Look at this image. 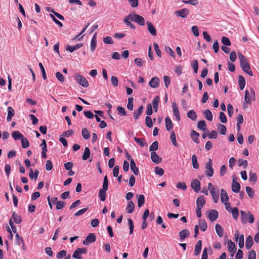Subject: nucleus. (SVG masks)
<instances>
[{"instance_id": "obj_1", "label": "nucleus", "mask_w": 259, "mask_h": 259, "mask_svg": "<svg viewBox=\"0 0 259 259\" xmlns=\"http://www.w3.org/2000/svg\"><path fill=\"white\" fill-rule=\"evenodd\" d=\"M131 21H134L141 26H144L145 24L144 18L142 16L136 14H130L123 19V22L127 26L135 29V26L132 23Z\"/></svg>"}, {"instance_id": "obj_2", "label": "nucleus", "mask_w": 259, "mask_h": 259, "mask_svg": "<svg viewBox=\"0 0 259 259\" xmlns=\"http://www.w3.org/2000/svg\"><path fill=\"white\" fill-rule=\"evenodd\" d=\"M238 56L242 69L250 76H252L253 73L250 70L249 64L245 56L240 52L238 53Z\"/></svg>"}, {"instance_id": "obj_3", "label": "nucleus", "mask_w": 259, "mask_h": 259, "mask_svg": "<svg viewBox=\"0 0 259 259\" xmlns=\"http://www.w3.org/2000/svg\"><path fill=\"white\" fill-rule=\"evenodd\" d=\"M74 77L76 81L79 85L84 88H87L89 87V84L88 81L82 75H80L79 74L76 73L74 74Z\"/></svg>"}, {"instance_id": "obj_4", "label": "nucleus", "mask_w": 259, "mask_h": 259, "mask_svg": "<svg viewBox=\"0 0 259 259\" xmlns=\"http://www.w3.org/2000/svg\"><path fill=\"white\" fill-rule=\"evenodd\" d=\"M205 172L206 176L208 177H211L213 175L214 169L212 167V163L210 158H209L208 161L205 165Z\"/></svg>"}, {"instance_id": "obj_5", "label": "nucleus", "mask_w": 259, "mask_h": 259, "mask_svg": "<svg viewBox=\"0 0 259 259\" xmlns=\"http://www.w3.org/2000/svg\"><path fill=\"white\" fill-rule=\"evenodd\" d=\"M255 93L252 88L246 90L245 93L244 100L247 104H250L252 98H254Z\"/></svg>"}, {"instance_id": "obj_6", "label": "nucleus", "mask_w": 259, "mask_h": 259, "mask_svg": "<svg viewBox=\"0 0 259 259\" xmlns=\"http://www.w3.org/2000/svg\"><path fill=\"white\" fill-rule=\"evenodd\" d=\"M87 252V249L85 248H78L74 252L72 257L76 259H82L81 254H85Z\"/></svg>"}, {"instance_id": "obj_7", "label": "nucleus", "mask_w": 259, "mask_h": 259, "mask_svg": "<svg viewBox=\"0 0 259 259\" xmlns=\"http://www.w3.org/2000/svg\"><path fill=\"white\" fill-rule=\"evenodd\" d=\"M96 241V236L94 233H90L86 238L83 240V244L85 245H88L90 243L94 242Z\"/></svg>"}, {"instance_id": "obj_8", "label": "nucleus", "mask_w": 259, "mask_h": 259, "mask_svg": "<svg viewBox=\"0 0 259 259\" xmlns=\"http://www.w3.org/2000/svg\"><path fill=\"white\" fill-rule=\"evenodd\" d=\"M207 217L211 222H213L218 218L219 213L216 210L211 209L208 212Z\"/></svg>"}, {"instance_id": "obj_9", "label": "nucleus", "mask_w": 259, "mask_h": 259, "mask_svg": "<svg viewBox=\"0 0 259 259\" xmlns=\"http://www.w3.org/2000/svg\"><path fill=\"white\" fill-rule=\"evenodd\" d=\"M191 187L195 192L199 193L200 190V182L199 180H194L191 182Z\"/></svg>"}, {"instance_id": "obj_10", "label": "nucleus", "mask_w": 259, "mask_h": 259, "mask_svg": "<svg viewBox=\"0 0 259 259\" xmlns=\"http://www.w3.org/2000/svg\"><path fill=\"white\" fill-rule=\"evenodd\" d=\"M189 13V10L186 8H184L175 12L176 15L182 18H186Z\"/></svg>"}, {"instance_id": "obj_11", "label": "nucleus", "mask_w": 259, "mask_h": 259, "mask_svg": "<svg viewBox=\"0 0 259 259\" xmlns=\"http://www.w3.org/2000/svg\"><path fill=\"white\" fill-rule=\"evenodd\" d=\"M210 193L212 196V199L214 203H217L219 199V190L215 188L211 189Z\"/></svg>"}, {"instance_id": "obj_12", "label": "nucleus", "mask_w": 259, "mask_h": 259, "mask_svg": "<svg viewBox=\"0 0 259 259\" xmlns=\"http://www.w3.org/2000/svg\"><path fill=\"white\" fill-rule=\"evenodd\" d=\"M149 85L152 88H157L159 85V79L155 76L151 78L149 82Z\"/></svg>"}, {"instance_id": "obj_13", "label": "nucleus", "mask_w": 259, "mask_h": 259, "mask_svg": "<svg viewBox=\"0 0 259 259\" xmlns=\"http://www.w3.org/2000/svg\"><path fill=\"white\" fill-rule=\"evenodd\" d=\"M83 45V43L77 44L75 46H67L66 50L70 53L73 52L74 51L79 49L80 48L82 47Z\"/></svg>"}, {"instance_id": "obj_14", "label": "nucleus", "mask_w": 259, "mask_h": 259, "mask_svg": "<svg viewBox=\"0 0 259 259\" xmlns=\"http://www.w3.org/2000/svg\"><path fill=\"white\" fill-rule=\"evenodd\" d=\"M205 203V200L203 196H200L196 200L197 208H202Z\"/></svg>"}, {"instance_id": "obj_15", "label": "nucleus", "mask_w": 259, "mask_h": 259, "mask_svg": "<svg viewBox=\"0 0 259 259\" xmlns=\"http://www.w3.org/2000/svg\"><path fill=\"white\" fill-rule=\"evenodd\" d=\"M172 107L173 109L174 115L176 117V119L178 121H180L181 119L179 109L175 102L172 103Z\"/></svg>"}, {"instance_id": "obj_16", "label": "nucleus", "mask_w": 259, "mask_h": 259, "mask_svg": "<svg viewBox=\"0 0 259 259\" xmlns=\"http://www.w3.org/2000/svg\"><path fill=\"white\" fill-rule=\"evenodd\" d=\"M151 158L152 161L156 164H158L162 161V159L158 156L155 152H151Z\"/></svg>"}, {"instance_id": "obj_17", "label": "nucleus", "mask_w": 259, "mask_h": 259, "mask_svg": "<svg viewBox=\"0 0 259 259\" xmlns=\"http://www.w3.org/2000/svg\"><path fill=\"white\" fill-rule=\"evenodd\" d=\"M147 25L148 30L149 32L153 36H156L157 34L156 30L153 25L149 21L146 23Z\"/></svg>"}, {"instance_id": "obj_18", "label": "nucleus", "mask_w": 259, "mask_h": 259, "mask_svg": "<svg viewBox=\"0 0 259 259\" xmlns=\"http://www.w3.org/2000/svg\"><path fill=\"white\" fill-rule=\"evenodd\" d=\"M228 249L229 252L231 253H235L236 250V247L235 244L231 240L228 241L227 243Z\"/></svg>"}, {"instance_id": "obj_19", "label": "nucleus", "mask_w": 259, "mask_h": 259, "mask_svg": "<svg viewBox=\"0 0 259 259\" xmlns=\"http://www.w3.org/2000/svg\"><path fill=\"white\" fill-rule=\"evenodd\" d=\"M130 166L131 170L133 171L134 174L137 176L139 174V170L138 168L136 166V163L133 159H131L130 161Z\"/></svg>"}, {"instance_id": "obj_20", "label": "nucleus", "mask_w": 259, "mask_h": 259, "mask_svg": "<svg viewBox=\"0 0 259 259\" xmlns=\"http://www.w3.org/2000/svg\"><path fill=\"white\" fill-rule=\"evenodd\" d=\"M229 196L226 190L223 189H221V200L222 203L226 202L229 201Z\"/></svg>"}, {"instance_id": "obj_21", "label": "nucleus", "mask_w": 259, "mask_h": 259, "mask_svg": "<svg viewBox=\"0 0 259 259\" xmlns=\"http://www.w3.org/2000/svg\"><path fill=\"white\" fill-rule=\"evenodd\" d=\"M8 111V115L7 117V120L8 122L11 121L12 117L15 115V111L13 108L11 107H8L7 109Z\"/></svg>"}, {"instance_id": "obj_22", "label": "nucleus", "mask_w": 259, "mask_h": 259, "mask_svg": "<svg viewBox=\"0 0 259 259\" xmlns=\"http://www.w3.org/2000/svg\"><path fill=\"white\" fill-rule=\"evenodd\" d=\"M97 32H96L93 35L91 41V50L92 52H94L96 48L97 45Z\"/></svg>"}, {"instance_id": "obj_23", "label": "nucleus", "mask_w": 259, "mask_h": 259, "mask_svg": "<svg viewBox=\"0 0 259 259\" xmlns=\"http://www.w3.org/2000/svg\"><path fill=\"white\" fill-rule=\"evenodd\" d=\"M240 190V184L235 182L234 180H233L232 184V190L235 193L239 192Z\"/></svg>"}, {"instance_id": "obj_24", "label": "nucleus", "mask_w": 259, "mask_h": 259, "mask_svg": "<svg viewBox=\"0 0 259 259\" xmlns=\"http://www.w3.org/2000/svg\"><path fill=\"white\" fill-rule=\"evenodd\" d=\"M190 235V233L187 229L183 230L180 232L179 237L181 241L184 240L186 238L188 237Z\"/></svg>"}, {"instance_id": "obj_25", "label": "nucleus", "mask_w": 259, "mask_h": 259, "mask_svg": "<svg viewBox=\"0 0 259 259\" xmlns=\"http://www.w3.org/2000/svg\"><path fill=\"white\" fill-rule=\"evenodd\" d=\"M143 111V107L141 105L138 110H135L133 113V116L135 119H137L139 116H140Z\"/></svg>"}, {"instance_id": "obj_26", "label": "nucleus", "mask_w": 259, "mask_h": 259, "mask_svg": "<svg viewBox=\"0 0 259 259\" xmlns=\"http://www.w3.org/2000/svg\"><path fill=\"white\" fill-rule=\"evenodd\" d=\"M16 243L19 246L22 245L23 249H25L24 240L23 238L19 235L18 233H17L16 235Z\"/></svg>"}, {"instance_id": "obj_27", "label": "nucleus", "mask_w": 259, "mask_h": 259, "mask_svg": "<svg viewBox=\"0 0 259 259\" xmlns=\"http://www.w3.org/2000/svg\"><path fill=\"white\" fill-rule=\"evenodd\" d=\"M202 242L201 240L198 241L195 246L194 254L195 255H198L201 250Z\"/></svg>"}, {"instance_id": "obj_28", "label": "nucleus", "mask_w": 259, "mask_h": 259, "mask_svg": "<svg viewBox=\"0 0 259 259\" xmlns=\"http://www.w3.org/2000/svg\"><path fill=\"white\" fill-rule=\"evenodd\" d=\"M216 232L220 237H222L224 235V230L222 226L217 224L215 226Z\"/></svg>"}, {"instance_id": "obj_29", "label": "nucleus", "mask_w": 259, "mask_h": 259, "mask_svg": "<svg viewBox=\"0 0 259 259\" xmlns=\"http://www.w3.org/2000/svg\"><path fill=\"white\" fill-rule=\"evenodd\" d=\"M203 114L206 119L211 121L213 119V115L211 111L209 109H206L203 111Z\"/></svg>"}, {"instance_id": "obj_30", "label": "nucleus", "mask_w": 259, "mask_h": 259, "mask_svg": "<svg viewBox=\"0 0 259 259\" xmlns=\"http://www.w3.org/2000/svg\"><path fill=\"white\" fill-rule=\"evenodd\" d=\"M187 116L192 120H196L197 118V115L196 112L194 110H191L187 113Z\"/></svg>"}, {"instance_id": "obj_31", "label": "nucleus", "mask_w": 259, "mask_h": 259, "mask_svg": "<svg viewBox=\"0 0 259 259\" xmlns=\"http://www.w3.org/2000/svg\"><path fill=\"white\" fill-rule=\"evenodd\" d=\"M135 208V204L132 201H130L128 202V204L126 207V210L127 212L131 213L133 212Z\"/></svg>"}, {"instance_id": "obj_32", "label": "nucleus", "mask_w": 259, "mask_h": 259, "mask_svg": "<svg viewBox=\"0 0 259 259\" xmlns=\"http://www.w3.org/2000/svg\"><path fill=\"white\" fill-rule=\"evenodd\" d=\"M253 239L251 236H248L246 239L245 246L247 249H249L253 245Z\"/></svg>"}, {"instance_id": "obj_33", "label": "nucleus", "mask_w": 259, "mask_h": 259, "mask_svg": "<svg viewBox=\"0 0 259 259\" xmlns=\"http://www.w3.org/2000/svg\"><path fill=\"white\" fill-rule=\"evenodd\" d=\"M134 140L136 141V142L137 144H138L142 147L145 146H147V144L146 142L144 139L135 137Z\"/></svg>"}, {"instance_id": "obj_34", "label": "nucleus", "mask_w": 259, "mask_h": 259, "mask_svg": "<svg viewBox=\"0 0 259 259\" xmlns=\"http://www.w3.org/2000/svg\"><path fill=\"white\" fill-rule=\"evenodd\" d=\"M238 82H239V85L240 90H243L245 86V78L243 76L240 75L239 76Z\"/></svg>"}, {"instance_id": "obj_35", "label": "nucleus", "mask_w": 259, "mask_h": 259, "mask_svg": "<svg viewBox=\"0 0 259 259\" xmlns=\"http://www.w3.org/2000/svg\"><path fill=\"white\" fill-rule=\"evenodd\" d=\"M240 213L241 222L244 224H246L247 222V218H248V213L243 210H241Z\"/></svg>"}, {"instance_id": "obj_36", "label": "nucleus", "mask_w": 259, "mask_h": 259, "mask_svg": "<svg viewBox=\"0 0 259 259\" xmlns=\"http://www.w3.org/2000/svg\"><path fill=\"white\" fill-rule=\"evenodd\" d=\"M191 136L192 140L196 143H198L199 141L198 140V138L199 136V134L198 132H196L195 131H192L191 132Z\"/></svg>"}, {"instance_id": "obj_37", "label": "nucleus", "mask_w": 259, "mask_h": 259, "mask_svg": "<svg viewBox=\"0 0 259 259\" xmlns=\"http://www.w3.org/2000/svg\"><path fill=\"white\" fill-rule=\"evenodd\" d=\"M166 128L167 131L171 130L173 127V125L170 119L168 117H166L165 119Z\"/></svg>"}, {"instance_id": "obj_38", "label": "nucleus", "mask_w": 259, "mask_h": 259, "mask_svg": "<svg viewBox=\"0 0 259 259\" xmlns=\"http://www.w3.org/2000/svg\"><path fill=\"white\" fill-rule=\"evenodd\" d=\"M192 163L194 168L198 169L199 167V163L197 161V158L195 155L192 156Z\"/></svg>"}, {"instance_id": "obj_39", "label": "nucleus", "mask_w": 259, "mask_h": 259, "mask_svg": "<svg viewBox=\"0 0 259 259\" xmlns=\"http://www.w3.org/2000/svg\"><path fill=\"white\" fill-rule=\"evenodd\" d=\"M12 135L13 138L15 140H18L20 139L21 140L22 138H23V136L19 131H17L13 132L12 134Z\"/></svg>"}, {"instance_id": "obj_40", "label": "nucleus", "mask_w": 259, "mask_h": 259, "mask_svg": "<svg viewBox=\"0 0 259 259\" xmlns=\"http://www.w3.org/2000/svg\"><path fill=\"white\" fill-rule=\"evenodd\" d=\"M90 156V150L88 147H85L84 150L83 154L82 156V159L83 160H87Z\"/></svg>"}, {"instance_id": "obj_41", "label": "nucleus", "mask_w": 259, "mask_h": 259, "mask_svg": "<svg viewBox=\"0 0 259 259\" xmlns=\"http://www.w3.org/2000/svg\"><path fill=\"white\" fill-rule=\"evenodd\" d=\"M12 218L14 222L16 224H20L22 222L21 218L20 215H18L16 212H13L12 213Z\"/></svg>"}, {"instance_id": "obj_42", "label": "nucleus", "mask_w": 259, "mask_h": 259, "mask_svg": "<svg viewBox=\"0 0 259 259\" xmlns=\"http://www.w3.org/2000/svg\"><path fill=\"white\" fill-rule=\"evenodd\" d=\"M217 126H218V130L220 134H221V135H225L226 134V127L224 125L219 123V124H218Z\"/></svg>"}, {"instance_id": "obj_43", "label": "nucleus", "mask_w": 259, "mask_h": 259, "mask_svg": "<svg viewBox=\"0 0 259 259\" xmlns=\"http://www.w3.org/2000/svg\"><path fill=\"white\" fill-rule=\"evenodd\" d=\"M197 126L201 130L204 131L206 129V123L204 120H200L198 121Z\"/></svg>"}, {"instance_id": "obj_44", "label": "nucleus", "mask_w": 259, "mask_h": 259, "mask_svg": "<svg viewBox=\"0 0 259 259\" xmlns=\"http://www.w3.org/2000/svg\"><path fill=\"white\" fill-rule=\"evenodd\" d=\"M106 190H104L103 189H100L99 192V197L101 201H104L106 199Z\"/></svg>"}, {"instance_id": "obj_45", "label": "nucleus", "mask_w": 259, "mask_h": 259, "mask_svg": "<svg viewBox=\"0 0 259 259\" xmlns=\"http://www.w3.org/2000/svg\"><path fill=\"white\" fill-rule=\"evenodd\" d=\"M158 149V142L157 141H154L151 145L149 147V151L151 152H155V151L157 150Z\"/></svg>"}, {"instance_id": "obj_46", "label": "nucleus", "mask_w": 259, "mask_h": 259, "mask_svg": "<svg viewBox=\"0 0 259 259\" xmlns=\"http://www.w3.org/2000/svg\"><path fill=\"white\" fill-rule=\"evenodd\" d=\"M230 212H231L233 218L235 220H237L239 216V210L237 207H234L231 210Z\"/></svg>"}, {"instance_id": "obj_47", "label": "nucleus", "mask_w": 259, "mask_h": 259, "mask_svg": "<svg viewBox=\"0 0 259 259\" xmlns=\"http://www.w3.org/2000/svg\"><path fill=\"white\" fill-rule=\"evenodd\" d=\"M145 203V197L143 195H139L138 198V205L139 207H141Z\"/></svg>"}, {"instance_id": "obj_48", "label": "nucleus", "mask_w": 259, "mask_h": 259, "mask_svg": "<svg viewBox=\"0 0 259 259\" xmlns=\"http://www.w3.org/2000/svg\"><path fill=\"white\" fill-rule=\"evenodd\" d=\"M81 134L83 138L85 140L89 139L90 137L89 132L86 128H84L82 130Z\"/></svg>"}, {"instance_id": "obj_49", "label": "nucleus", "mask_w": 259, "mask_h": 259, "mask_svg": "<svg viewBox=\"0 0 259 259\" xmlns=\"http://www.w3.org/2000/svg\"><path fill=\"white\" fill-rule=\"evenodd\" d=\"M199 225H200V229L202 231H205L207 229V225L204 220H200Z\"/></svg>"}, {"instance_id": "obj_50", "label": "nucleus", "mask_w": 259, "mask_h": 259, "mask_svg": "<svg viewBox=\"0 0 259 259\" xmlns=\"http://www.w3.org/2000/svg\"><path fill=\"white\" fill-rule=\"evenodd\" d=\"M170 139L174 146L177 147L178 146L177 140L176 135L174 132H171Z\"/></svg>"}, {"instance_id": "obj_51", "label": "nucleus", "mask_w": 259, "mask_h": 259, "mask_svg": "<svg viewBox=\"0 0 259 259\" xmlns=\"http://www.w3.org/2000/svg\"><path fill=\"white\" fill-rule=\"evenodd\" d=\"M191 66L194 70V73H197L198 69V63L197 60H193L191 63Z\"/></svg>"}, {"instance_id": "obj_52", "label": "nucleus", "mask_w": 259, "mask_h": 259, "mask_svg": "<svg viewBox=\"0 0 259 259\" xmlns=\"http://www.w3.org/2000/svg\"><path fill=\"white\" fill-rule=\"evenodd\" d=\"M145 123L148 127H152L153 123L151 118L149 116H147L145 118Z\"/></svg>"}, {"instance_id": "obj_53", "label": "nucleus", "mask_w": 259, "mask_h": 259, "mask_svg": "<svg viewBox=\"0 0 259 259\" xmlns=\"http://www.w3.org/2000/svg\"><path fill=\"white\" fill-rule=\"evenodd\" d=\"M249 181L255 183L257 181V175L256 173L250 172L249 173Z\"/></svg>"}, {"instance_id": "obj_54", "label": "nucleus", "mask_w": 259, "mask_h": 259, "mask_svg": "<svg viewBox=\"0 0 259 259\" xmlns=\"http://www.w3.org/2000/svg\"><path fill=\"white\" fill-rule=\"evenodd\" d=\"M127 221L130 228V234H132L133 233V230L134 229V225L133 222L131 219H128Z\"/></svg>"}, {"instance_id": "obj_55", "label": "nucleus", "mask_w": 259, "mask_h": 259, "mask_svg": "<svg viewBox=\"0 0 259 259\" xmlns=\"http://www.w3.org/2000/svg\"><path fill=\"white\" fill-rule=\"evenodd\" d=\"M22 147L23 148H27L29 146V143L28 140L25 138H23L21 139Z\"/></svg>"}, {"instance_id": "obj_56", "label": "nucleus", "mask_w": 259, "mask_h": 259, "mask_svg": "<svg viewBox=\"0 0 259 259\" xmlns=\"http://www.w3.org/2000/svg\"><path fill=\"white\" fill-rule=\"evenodd\" d=\"M222 42L224 45L225 46H230L231 45V41L230 39L225 36H223L222 38Z\"/></svg>"}, {"instance_id": "obj_57", "label": "nucleus", "mask_w": 259, "mask_h": 259, "mask_svg": "<svg viewBox=\"0 0 259 259\" xmlns=\"http://www.w3.org/2000/svg\"><path fill=\"white\" fill-rule=\"evenodd\" d=\"M238 239V245L239 247L240 248H242L244 245V236L243 235H241L239 236Z\"/></svg>"}, {"instance_id": "obj_58", "label": "nucleus", "mask_w": 259, "mask_h": 259, "mask_svg": "<svg viewBox=\"0 0 259 259\" xmlns=\"http://www.w3.org/2000/svg\"><path fill=\"white\" fill-rule=\"evenodd\" d=\"M108 187V181L107 176H105L104 178L103 187L101 189L104 190H107Z\"/></svg>"}, {"instance_id": "obj_59", "label": "nucleus", "mask_w": 259, "mask_h": 259, "mask_svg": "<svg viewBox=\"0 0 259 259\" xmlns=\"http://www.w3.org/2000/svg\"><path fill=\"white\" fill-rule=\"evenodd\" d=\"M177 188L179 189H181V190L185 191L187 190V186H186V184L185 183L179 182L177 184Z\"/></svg>"}, {"instance_id": "obj_60", "label": "nucleus", "mask_w": 259, "mask_h": 259, "mask_svg": "<svg viewBox=\"0 0 259 259\" xmlns=\"http://www.w3.org/2000/svg\"><path fill=\"white\" fill-rule=\"evenodd\" d=\"M256 252L254 250L248 252L247 259H256Z\"/></svg>"}, {"instance_id": "obj_61", "label": "nucleus", "mask_w": 259, "mask_h": 259, "mask_svg": "<svg viewBox=\"0 0 259 259\" xmlns=\"http://www.w3.org/2000/svg\"><path fill=\"white\" fill-rule=\"evenodd\" d=\"M67 252L65 250H62L59 251L57 254V258L58 259H61L66 256Z\"/></svg>"}, {"instance_id": "obj_62", "label": "nucleus", "mask_w": 259, "mask_h": 259, "mask_svg": "<svg viewBox=\"0 0 259 259\" xmlns=\"http://www.w3.org/2000/svg\"><path fill=\"white\" fill-rule=\"evenodd\" d=\"M246 191L249 197L251 198H253L254 196V191L252 188L249 187H246Z\"/></svg>"}, {"instance_id": "obj_63", "label": "nucleus", "mask_w": 259, "mask_h": 259, "mask_svg": "<svg viewBox=\"0 0 259 259\" xmlns=\"http://www.w3.org/2000/svg\"><path fill=\"white\" fill-rule=\"evenodd\" d=\"M165 52L169 54V55H170L172 57L175 58V54L174 51L172 49H171L169 47H165Z\"/></svg>"}, {"instance_id": "obj_64", "label": "nucleus", "mask_w": 259, "mask_h": 259, "mask_svg": "<svg viewBox=\"0 0 259 259\" xmlns=\"http://www.w3.org/2000/svg\"><path fill=\"white\" fill-rule=\"evenodd\" d=\"M219 119L220 121L223 123H225L227 121V117L224 112H220Z\"/></svg>"}]
</instances>
